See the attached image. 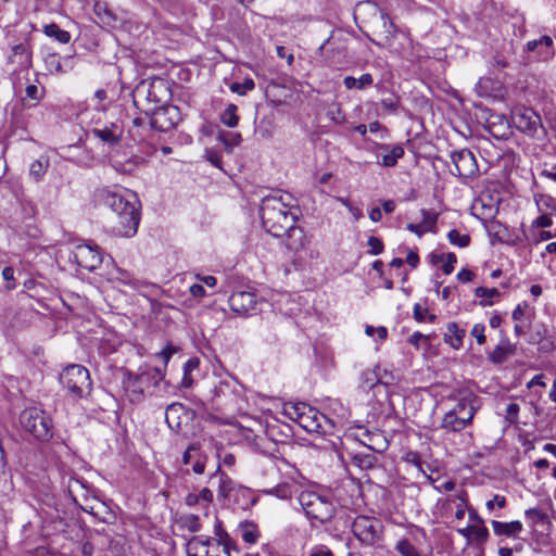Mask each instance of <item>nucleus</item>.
Listing matches in <instances>:
<instances>
[{
    "label": "nucleus",
    "mask_w": 556,
    "mask_h": 556,
    "mask_svg": "<svg viewBox=\"0 0 556 556\" xmlns=\"http://www.w3.org/2000/svg\"><path fill=\"white\" fill-rule=\"evenodd\" d=\"M290 194L266 195L260 205V217L264 229L276 238L286 237L289 250H299L304 247V231L296 226L300 210L292 205Z\"/></svg>",
    "instance_id": "nucleus-1"
},
{
    "label": "nucleus",
    "mask_w": 556,
    "mask_h": 556,
    "mask_svg": "<svg viewBox=\"0 0 556 556\" xmlns=\"http://www.w3.org/2000/svg\"><path fill=\"white\" fill-rule=\"evenodd\" d=\"M99 199L116 215L113 232L126 238L135 236L140 223L141 205L138 195L128 189L115 191L104 188L99 191Z\"/></svg>",
    "instance_id": "nucleus-2"
},
{
    "label": "nucleus",
    "mask_w": 556,
    "mask_h": 556,
    "mask_svg": "<svg viewBox=\"0 0 556 556\" xmlns=\"http://www.w3.org/2000/svg\"><path fill=\"white\" fill-rule=\"evenodd\" d=\"M283 415L298 422L309 433L333 435V422L315 407L304 402H288L283 404Z\"/></svg>",
    "instance_id": "nucleus-3"
},
{
    "label": "nucleus",
    "mask_w": 556,
    "mask_h": 556,
    "mask_svg": "<svg viewBox=\"0 0 556 556\" xmlns=\"http://www.w3.org/2000/svg\"><path fill=\"white\" fill-rule=\"evenodd\" d=\"M137 108L149 114L154 108L164 104L168 98L166 81L162 78L141 80L132 92Z\"/></svg>",
    "instance_id": "nucleus-4"
},
{
    "label": "nucleus",
    "mask_w": 556,
    "mask_h": 556,
    "mask_svg": "<svg viewBox=\"0 0 556 556\" xmlns=\"http://www.w3.org/2000/svg\"><path fill=\"white\" fill-rule=\"evenodd\" d=\"M20 424L24 431L36 440L47 442L53 437V420L51 416L40 407H27L20 414Z\"/></svg>",
    "instance_id": "nucleus-5"
},
{
    "label": "nucleus",
    "mask_w": 556,
    "mask_h": 556,
    "mask_svg": "<svg viewBox=\"0 0 556 556\" xmlns=\"http://www.w3.org/2000/svg\"><path fill=\"white\" fill-rule=\"evenodd\" d=\"M298 500L306 517L309 519L325 523L334 515V505L327 496L319 495L313 491H303Z\"/></svg>",
    "instance_id": "nucleus-6"
},
{
    "label": "nucleus",
    "mask_w": 556,
    "mask_h": 556,
    "mask_svg": "<svg viewBox=\"0 0 556 556\" xmlns=\"http://www.w3.org/2000/svg\"><path fill=\"white\" fill-rule=\"evenodd\" d=\"M511 121L515 127L529 137L541 139L545 136L541 116L529 108L516 109Z\"/></svg>",
    "instance_id": "nucleus-7"
},
{
    "label": "nucleus",
    "mask_w": 556,
    "mask_h": 556,
    "mask_svg": "<svg viewBox=\"0 0 556 556\" xmlns=\"http://www.w3.org/2000/svg\"><path fill=\"white\" fill-rule=\"evenodd\" d=\"M352 532L363 545L371 546L381 538L382 525L376 518L362 515L354 519Z\"/></svg>",
    "instance_id": "nucleus-8"
},
{
    "label": "nucleus",
    "mask_w": 556,
    "mask_h": 556,
    "mask_svg": "<svg viewBox=\"0 0 556 556\" xmlns=\"http://www.w3.org/2000/svg\"><path fill=\"white\" fill-rule=\"evenodd\" d=\"M70 260L79 268L93 271L102 264L103 256L98 245L81 243L74 247Z\"/></svg>",
    "instance_id": "nucleus-9"
},
{
    "label": "nucleus",
    "mask_w": 556,
    "mask_h": 556,
    "mask_svg": "<svg viewBox=\"0 0 556 556\" xmlns=\"http://www.w3.org/2000/svg\"><path fill=\"white\" fill-rule=\"evenodd\" d=\"M319 62L327 67L342 68L348 64L345 48L333 37L326 39L317 50Z\"/></svg>",
    "instance_id": "nucleus-10"
},
{
    "label": "nucleus",
    "mask_w": 556,
    "mask_h": 556,
    "mask_svg": "<svg viewBox=\"0 0 556 556\" xmlns=\"http://www.w3.org/2000/svg\"><path fill=\"white\" fill-rule=\"evenodd\" d=\"M148 115H150L151 127L159 131H167L180 121L179 109L165 103L154 108Z\"/></svg>",
    "instance_id": "nucleus-11"
},
{
    "label": "nucleus",
    "mask_w": 556,
    "mask_h": 556,
    "mask_svg": "<svg viewBox=\"0 0 556 556\" xmlns=\"http://www.w3.org/2000/svg\"><path fill=\"white\" fill-rule=\"evenodd\" d=\"M451 160L454 165V169H451V173L455 176L471 178L479 170L477 160L469 149L452 152Z\"/></svg>",
    "instance_id": "nucleus-12"
},
{
    "label": "nucleus",
    "mask_w": 556,
    "mask_h": 556,
    "mask_svg": "<svg viewBox=\"0 0 556 556\" xmlns=\"http://www.w3.org/2000/svg\"><path fill=\"white\" fill-rule=\"evenodd\" d=\"M8 63L13 66V70H28L33 64V51L29 39L13 45L11 51L7 56Z\"/></svg>",
    "instance_id": "nucleus-13"
},
{
    "label": "nucleus",
    "mask_w": 556,
    "mask_h": 556,
    "mask_svg": "<svg viewBox=\"0 0 556 556\" xmlns=\"http://www.w3.org/2000/svg\"><path fill=\"white\" fill-rule=\"evenodd\" d=\"M457 403L455 406L450 409V412L455 413V415L462 417L471 422L477 409L479 408V403L477 396L468 389L462 390L457 395Z\"/></svg>",
    "instance_id": "nucleus-14"
},
{
    "label": "nucleus",
    "mask_w": 556,
    "mask_h": 556,
    "mask_svg": "<svg viewBox=\"0 0 556 556\" xmlns=\"http://www.w3.org/2000/svg\"><path fill=\"white\" fill-rule=\"evenodd\" d=\"M229 306L232 312L238 315L247 316L255 311L257 296L249 291H236L228 299Z\"/></svg>",
    "instance_id": "nucleus-15"
},
{
    "label": "nucleus",
    "mask_w": 556,
    "mask_h": 556,
    "mask_svg": "<svg viewBox=\"0 0 556 556\" xmlns=\"http://www.w3.org/2000/svg\"><path fill=\"white\" fill-rule=\"evenodd\" d=\"M90 134L101 140L109 147L117 146L123 137L124 130L121 124L110 123L103 127H94L90 130Z\"/></svg>",
    "instance_id": "nucleus-16"
},
{
    "label": "nucleus",
    "mask_w": 556,
    "mask_h": 556,
    "mask_svg": "<svg viewBox=\"0 0 556 556\" xmlns=\"http://www.w3.org/2000/svg\"><path fill=\"white\" fill-rule=\"evenodd\" d=\"M60 382H85L90 379L89 370L80 364H70L59 376Z\"/></svg>",
    "instance_id": "nucleus-17"
},
{
    "label": "nucleus",
    "mask_w": 556,
    "mask_h": 556,
    "mask_svg": "<svg viewBox=\"0 0 556 556\" xmlns=\"http://www.w3.org/2000/svg\"><path fill=\"white\" fill-rule=\"evenodd\" d=\"M379 150L384 153L381 155V160H378V164L383 167H394L397 161L404 156V148L401 144L390 146L387 143H380L377 146Z\"/></svg>",
    "instance_id": "nucleus-18"
},
{
    "label": "nucleus",
    "mask_w": 556,
    "mask_h": 556,
    "mask_svg": "<svg viewBox=\"0 0 556 556\" xmlns=\"http://www.w3.org/2000/svg\"><path fill=\"white\" fill-rule=\"evenodd\" d=\"M327 408L333 414L330 416V421L333 422V432L342 429L344 422L348 420L350 413L349 409L337 399L327 400Z\"/></svg>",
    "instance_id": "nucleus-19"
},
{
    "label": "nucleus",
    "mask_w": 556,
    "mask_h": 556,
    "mask_svg": "<svg viewBox=\"0 0 556 556\" xmlns=\"http://www.w3.org/2000/svg\"><path fill=\"white\" fill-rule=\"evenodd\" d=\"M213 539L205 535H194L186 544L188 556H207Z\"/></svg>",
    "instance_id": "nucleus-20"
},
{
    "label": "nucleus",
    "mask_w": 556,
    "mask_h": 556,
    "mask_svg": "<svg viewBox=\"0 0 556 556\" xmlns=\"http://www.w3.org/2000/svg\"><path fill=\"white\" fill-rule=\"evenodd\" d=\"M469 424L470 421L465 419L464 415L459 417L455 415V413L448 410L442 419L441 428L447 432H459Z\"/></svg>",
    "instance_id": "nucleus-21"
},
{
    "label": "nucleus",
    "mask_w": 556,
    "mask_h": 556,
    "mask_svg": "<svg viewBox=\"0 0 556 556\" xmlns=\"http://www.w3.org/2000/svg\"><path fill=\"white\" fill-rule=\"evenodd\" d=\"M492 528L496 535L516 538L522 531V523L518 520L511 522H502L492 520Z\"/></svg>",
    "instance_id": "nucleus-22"
},
{
    "label": "nucleus",
    "mask_w": 556,
    "mask_h": 556,
    "mask_svg": "<svg viewBox=\"0 0 556 556\" xmlns=\"http://www.w3.org/2000/svg\"><path fill=\"white\" fill-rule=\"evenodd\" d=\"M446 329L447 331L444 334V341L448 343L453 349H459L463 344V339L466 331L460 329L455 321L448 323Z\"/></svg>",
    "instance_id": "nucleus-23"
},
{
    "label": "nucleus",
    "mask_w": 556,
    "mask_h": 556,
    "mask_svg": "<svg viewBox=\"0 0 556 556\" xmlns=\"http://www.w3.org/2000/svg\"><path fill=\"white\" fill-rule=\"evenodd\" d=\"M49 166V159L47 156H40L29 165V177L35 182H40L43 179Z\"/></svg>",
    "instance_id": "nucleus-24"
},
{
    "label": "nucleus",
    "mask_w": 556,
    "mask_h": 556,
    "mask_svg": "<svg viewBox=\"0 0 556 556\" xmlns=\"http://www.w3.org/2000/svg\"><path fill=\"white\" fill-rule=\"evenodd\" d=\"M516 348L509 342H502L491 353L490 358L495 364L504 363L510 355L515 353Z\"/></svg>",
    "instance_id": "nucleus-25"
},
{
    "label": "nucleus",
    "mask_w": 556,
    "mask_h": 556,
    "mask_svg": "<svg viewBox=\"0 0 556 556\" xmlns=\"http://www.w3.org/2000/svg\"><path fill=\"white\" fill-rule=\"evenodd\" d=\"M374 83V78L371 74L365 73L359 78H355L353 76H346L343 79V84L346 89H364L366 87L371 86Z\"/></svg>",
    "instance_id": "nucleus-26"
},
{
    "label": "nucleus",
    "mask_w": 556,
    "mask_h": 556,
    "mask_svg": "<svg viewBox=\"0 0 556 556\" xmlns=\"http://www.w3.org/2000/svg\"><path fill=\"white\" fill-rule=\"evenodd\" d=\"M216 534L219 536L218 540H213L207 556H231L230 545L224 541L222 533L216 530Z\"/></svg>",
    "instance_id": "nucleus-27"
},
{
    "label": "nucleus",
    "mask_w": 556,
    "mask_h": 556,
    "mask_svg": "<svg viewBox=\"0 0 556 556\" xmlns=\"http://www.w3.org/2000/svg\"><path fill=\"white\" fill-rule=\"evenodd\" d=\"M43 33L48 37L58 40L60 43H68L71 40V34L67 30L61 29L55 23L46 25Z\"/></svg>",
    "instance_id": "nucleus-28"
},
{
    "label": "nucleus",
    "mask_w": 556,
    "mask_h": 556,
    "mask_svg": "<svg viewBox=\"0 0 556 556\" xmlns=\"http://www.w3.org/2000/svg\"><path fill=\"white\" fill-rule=\"evenodd\" d=\"M124 396L132 404L143 401L144 393L141 384H122Z\"/></svg>",
    "instance_id": "nucleus-29"
},
{
    "label": "nucleus",
    "mask_w": 556,
    "mask_h": 556,
    "mask_svg": "<svg viewBox=\"0 0 556 556\" xmlns=\"http://www.w3.org/2000/svg\"><path fill=\"white\" fill-rule=\"evenodd\" d=\"M217 140L224 144L226 150L231 151L235 147L240 144L242 138L239 132L223 130L218 132Z\"/></svg>",
    "instance_id": "nucleus-30"
},
{
    "label": "nucleus",
    "mask_w": 556,
    "mask_h": 556,
    "mask_svg": "<svg viewBox=\"0 0 556 556\" xmlns=\"http://www.w3.org/2000/svg\"><path fill=\"white\" fill-rule=\"evenodd\" d=\"M238 108L236 104L230 103L220 114V122L227 127L233 128L239 123V116L237 115Z\"/></svg>",
    "instance_id": "nucleus-31"
},
{
    "label": "nucleus",
    "mask_w": 556,
    "mask_h": 556,
    "mask_svg": "<svg viewBox=\"0 0 556 556\" xmlns=\"http://www.w3.org/2000/svg\"><path fill=\"white\" fill-rule=\"evenodd\" d=\"M179 525L182 529L197 533L202 529V525L200 522V518L197 515L189 514L180 517Z\"/></svg>",
    "instance_id": "nucleus-32"
},
{
    "label": "nucleus",
    "mask_w": 556,
    "mask_h": 556,
    "mask_svg": "<svg viewBox=\"0 0 556 556\" xmlns=\"http://www.w3.org/2000/svg\"><path fill=\"white\" fill-rule=\"evenodd\" d=\"M500 292L496 288H484V287H478L476 288L475 290V295L477 298H480L481 301H480V304L482 306H489V305H492V301L491 299L493 296H496L498 295Z\"/></svg>",
    "instance_id": "nucleus-33"
},
{
    "label": "nucleus",
    "mask_w": 556,
    "mask_h": 556,
    "mask_svg": "<svg viewBox=\"0 0 556 556\" xmlns=\"http://www.w3.org/2000/svg\"><path fill=\"white\" fill-rule=\"evenodd\" d=\"M45 64L50 73H55V74L65 73V71L63 70V66H62V59H61L60 54H58V53H49L45 58Z\"/></svg>",
    "instance_id": "nucleus-34"
},
{
    "label": "nucleus",
    "mask_w": 556,
    "mask_h": 556,
    "mask_svg": "<svg viewBox=\"0 0 556 556\" xmlns=\"http://www.w3.org/2000/svg\"><path fill=\"white\" fill-rule=\"evenodd\" d=\"M138 164H139V159H137V157L128 159L125 162H121L118 160L112 161L113 168L122 174L132 173L135 170V168L138 166Z\"/></svg>",
    "instance_id": "nucleus-35"
},
{
    "label": "nucleus",
    "mask_w": 556,
    "mask_h": 556,
    "mask_svg": "<svg viewBox=\"0 0 556 556\" xmlns=\"http://www.w3.org/2000/svg\"><path fill=\"white\" fill-rule=\"evenodd\" d=\"M447 239L451 244L458 248H466L470 243V236L468 233H460L456 229H452L447 233Z\"/></svg>",
    "instance_id": "nucleus-36"
},
{
    "label": "nucleus",
    "mask_w": 556,
    "mask_h": 556,
    "mask_svg": "<svg viewBox=\"0 0 556 556\" xmlns=\"http://www.w3.org/2000/svg\"><path fill=\"white\" fill-rule=\"evenodd\" d=\"M526 517L534 526H545L549 523L547 515L538 508H530L526 510Z\"/></svg>",
    "instance_id": "nucleus-37"
},
{
    "label": "nucleus",
    "mask_w": 556,
    "mask_h": 556,
    "mask_svg": "<svg viewBox=\"0 0 556 556\" xmlns=\"http://www.w3.org/2000/svg\"><path fill=\"white\" fill-rule=\"evenodd\" d=\"M489 539V530L483 525H472L471 542L476 545H483Z\"/></svg>",
    "instance_id": "nucleus-38"
},
{
    "label": "nucleus",
    "mask_w": 556,
    "mask_h": 556,
    "mask_svg": "<svg viewBox=\"0 0 556 556\" xmlns=\"http://www.w3.org/2000/svg\"><path fill=\"white\" fill-rule=\"evenodd\" d=\"M265 493L274 495L280 500H288L292 496V486L288 483H282L266 490Z\"/></svg>",
    "instance_id": "nucleus-39"
},
{
    "label": "nucleus",
    "mask_w": 556,
    "mask_h": 556,
    "mask_svg": "<svg viewBox=\"0 0 556 556\" xmlns=\"http://www.w3.org/2000/svg\"><path fill=\"white\" fill-rule=\"evenodd\" d=\"M395 549L402 556H420L418 549L407 539L400 540L396 543Z\"/></svg>",
    "instance_id": "nucleus-40"
},
{
    "label": "nucleus",
    "mask_w": 556,
    "mask_h": 556,
    "mask_svg": "<svg viewBox=\"0 0 556 556\" xmlns=\"http://www.w3.org/2000/svg\"><path fill=\"white\" fill-rule=\"evenodd\" d=\"M255 88V83L252 78H245L242 83H232L230 85V90L240 96H244L248 91H251Z\"/></svg>",
    "instance_id": "nucleus-41"
},
{
    "label": "nucleus",
    "mask_w": 556,
    "mask_h": 556,
    "mask_svg": "<svg viewBox=\"0 0 556 556\" xmlns=\"http://www.w3.org/2000/svg\"><path fill=\"white\" fill-rule=\"evenodd\" d=\"M422 222L420 223L427 231H434L438 214L428 210H421Z\"/></svg>",
    "instance_id": "nucleus-42"
},
{
    "label": "nucleus",
    "mask_w": 556,
    "mask_h": 556,
    "mask_svg": "<svg viewBox=\"0 0 556 556\" xmlns=\"http://www.w3.org/2000/svg\"><path fill=\"white\" fill-rule=\"evenodd\" d=\"M233 490V481L227 476H219V486L218 493L219 496L227 498L230 496L231 491Z\"/></svg>",
    "instance_id": "nucleus-43"
},
{
    "label": "nucleus",
    "mask_w": 556,
    "mask_h": 556,
    "mask_svg": "<svg viewBox=\"0 0 556 556\" xmlns=\"http://www.w3.org/2000/svg\"><path fill=\"white\" fill-rule=\"evenodd\" d=\"M456 511L455 518L462 520L465 517V511L467 507V494L466 492H462L456 496Z\"/></svg>",
    "instance_id": "nucleus-44"
},
{
    "label": "nucleus",
    "mask_w": 556,
    "mask_h": 556,
    "mask_svg": "<svg viewBox=\"0 0 556 556\" xmlns=\"http://www.w3.org/2000/svg\"><path fill=\"white\" fill-rule=\"evenodd\" d=\"M91 386H92V384H86V388H85V389H83L81 387H79V386H77V384H68V386H67V393H68L73 399H81V397H84L85 395L90 394Z\"/></svg>",
    "instance_id": "nucleus-45"
},
{
    "label": "nucleus",
    "mask_w": 556,
    "mask_h": 556,
    "mask_svg": "<svg viewBox=\"0 0 556 556\" xmlns=\"http://www.w3.org/2000/svg\"><path fill=\"white\" fill-rule=\"evenodd\" d=\"M193 458L194 459H193V462L191 464L192 470L197 475H202L204 472V469H205L206 456L202 453L200 447L198 450L197 456H194Z\"/></svg>",
    "instance_id": "nucleus-46"
},
{
    "label": "nucleus",
    "mask_w": 556,
    "mask_h": 556,
    "mask_svg": "<svg viewBox=\"0 0 556 556\" xmlns=\"http://www.w3.org/2000/svg\"><path fill=\"white\" fill-rule=\"evenodd\" d=\"M182 407L180 405H178V406L170 405V406H168V408L166 410V421H167L169 428L175 430V431H179L180 430V422L174 424L173 422V418L179 413V410Z\"/></svg>",
    "instance_id": "nucleus-47"
},
{
    "label": "nucleus",
    "mask_w": 556,
    "mask_h": 556,
    "mask_svg": "<svg viewBox=\"0 0 556 556\" xmlns=\"http://www.w3.org/2000/svg\"><path fill=\"white\" fill-rule=\"evenodd\" d=\"M258 532L253 525H247L242 528V539L249 544H253L257 541Z\"/></svg>",
    "instance_id": "nucleus-48"
},
{
    "label": "nucleus",
    "mask_w": 556,
    "mask_h": 556,
    "mask_svg": "<svg viewBox=\"0 0 556 556\" xmlns=\"http://www.w3.org/2000/svg\"><path fill=\"white\" fill-rule=\"evenodd\" d=\"M367 244L369 247L368 253L371 255H379L383 252V242L378 237H369Z\"/></svg>",
    "instance_id": "nucleus-49"
},
{
    "label": "nucleus",
    "mask_w": 556,
    "mask_h": 556,
    "mask_svg": "<svg viewBox=\"0 0 556 556\" xmlns=\"http://www.w3.org/2000/svg\"><path fill=\"white\" fill-rule=\"evenodd\" d=\"M2 278L7 282L5 287L8 290H13L16 287L13 267H4L2 270Z\"/></svg>",
    "instance_id": "nucleus-50"
},
{
    "label": "nucleus",
    "mask_w": 556,
    "mask_h": 556,
    "mask_svg": "<svg viewBox=\"0 0 556 556\" xmlns=\"http://www.w3.org/2000/svg\"><path fill=\"white\" fill-rule=\"evenodd\" d=\"M442 270L445 275H450L453 273L455 268V264L457 263V257L454 253L450 252L446 254L444 262H442Z\"/></svg>",
    "instance_id": "nucleus-51"
},
{
    "label": "nucleus",
    "mask_w": 556,
    "mask_h": 556,
    "mask_svg": "<svg viewBox=\"0 0 556 556\" xmlns=\"http://www.w3.org/2000/svg\"><path fill=\"white\" fill-rule=\"evenodd\" d=\"M519 413V405L516 403H509L506 407V419L509 424L517 422Z\"/></svg>",
    "instance_id": "nucleus-52"
},
{
    "label": "nucleus",
    "mask_w": 556,
    "mask_h": 556,
    "mask_svg": "<svg viewBox=\"0 0 556 556\" xmlns=\"http://www.w3.org/2000/svg\"><path fill=\"white\" fill-rule=\"evenodd\" d=\"M199 444H191L184 453L182 455V463L185 465H191L192 462H193V457L197 456V453H198V450H199Z\"/></svg>",
    "instance_id": "nucleus-53"
},
{
    "label": "nucleus",
    "mask_w": 556,
    "mask_h": 556,
    "mask_svg": "<svg viewBox=\"0 0 556 556\" xmlns=\"http://www.w3.org/2000/svg\"><path fill=\"white\" fill-rule=\"evenodd\" d=\"M484 329L485 327L482 324H476L471 329V334L477 339L479 344L485 342Z\"/></svg>",
    "instance_id": "nucleus-54"
},
{
    "label": "nucleus",
    "mask_w": 556,
    "mask_h": 556,
    "mask_svg": "<svg viewBox=\"0 0 556 556\" xmlns=\"http://www.w3.org/2000/svg\"><path fill=\"white\" fill-rule=\"evenodd\" d=\"M363 435L366 438V440L363 441V443L366 446H368L372 450H376L374 446V443L376 442L377 439H379L381 437V434L379 432H370L367 429H364Z\"/></svg>",
    "instance_id": "nucleus-55"
},
{
    "label": "nucleus",
    "mask_w": 556,
    "mask_h": 556,
    "mask_svg": "<svg viewBox=\"0 0 556 556\" xmlns=\"http://www.w3.org/2000/svg\"><path fill=\"white\" fill-rule=\"evenodd\" d=\"M399 104H400L399 100L394 97H390V98H386V99L381 100L382 108L392 113L396 112Z\"/></svg>",
    "instance_id": "nucleus-56"
},
{
    "label": "nucleus",
    "mask_w": 556,
    "mask_h": 556,
    "mask_svg": "<svg viewBox=\"0 0 556 556\" xmlns=\"http://www.w3.org/2000/svg\"><path fill=\"white\" fill-rule=\"evenodd\" d=\"M176 351L175 346L167 344L160 353H157V357H160L166 365Z\"/></svg>",
    "instance_id": "nucleus-57"
},
{
    "label": "nucleus",
    "mask_w": 556,
    "mask_h": 556,
    "mask_svg": "<svg viewBox=\"0 0 556 556\" xmlns=\"http://www.w3.org/2000/svg\"><path fill=\"white\" fill-rule=\"evenodd\" d=\"M26 99L34 100L38 102L41 99V92L36 85H28L26 87Z\"/></svg>",
    "instance_id": "nucleus-58"
},
{
    "label": "nucleus",
    "mask_w": 556,
    "mask_h": 556,
    "mask_svg": "<svg viewBox=\"0 0 556 556\" xmlns=\"http://www.w3.org/2000/svg\"><path fill=\"white\" fill-rule=\"evenodd\" d=\"M427 313H428V309L422 307L420 304L416 303L414 305L413 315L417 321H419V323L425 321Z\"/></svg>",
    "instance_id": "nucleus-59"
},
{
    "label": "nucleus",
    "mask_w": 556,
    "mask_h": 556,
    "mask_svg": "<svg viewBox=\"0 0 556 556\" xmlns=\"http://www.w3.org/2000/svg\"><path fill=\"white\" fill-rule=\"evenodd\" d=\"M485 505L489 510H492L496 505L503 508L506 505V498L502 495H495L493 500L488 501Z\"/></svg>",
    "instance_id": "nucleus-60"
},
{
    "label": "nucleus",
    "mask_w": 556,
    "mask_h": 556,
    "mask_svg": "<svg viewBox=\"0 0 556 556\" xmlns=\"http://www.w3.org/2000/svg\"><path fill=\"white\" fill-rule=\"evenodd\" d=\"M473 277H475V273L471 271L470 269H466V268H463L457 274V279L464 283L470 282L473 279Z\"/></svg>",
    "instance_id": "nucleus-61"
},
{
    "label": "nucleus",
    "mask_w": 556,
    "mask_h": 556,
    "mask_svg": "<svg viewBox=\"0 0 556 556\" xmlns=\"http://www.w3.org/2000/svg\"><path fill=\"white\" fill-rule=\"evenodd\" d=\"M406 229L408 231L415 233L419 238L422 237L425 235V232H427L426 228H424V226L421 224L409 223L406 225Z\"/></svg>",
    "instance_id": "nucleus-62"
},
{
    "label": "nucleus",
    "mask_w": 556,
    "mask_h": 556,
    "mask_svg": "<svg viewBox=\"0 0 556 556\" xmlns=\"http://www.w3.org/2000/svg\"><path fill=\"white\" fill-rule=\"evenodd\" d=\"M406 462L421 469V457L417 452H408L406 455Z\"/></svg>",
    "instance_id": "nucleus-63"
},
{
    "label": "nucleus",
    "mask_w": 556,
    "mask_h": 556,
    "mask_svg": "<svg viewBox=\"0 0 556 556\" xmlns=\"http://www.w3.org/2000/svg\"><path fill=\"white\" fill-rule=\"evenodd\" d=\"M309 556H333L332 552L326 547V546H320L316 549H314Z\"/></svg>",
    "instance_id": "nucleus-64"
}]
</instances>
